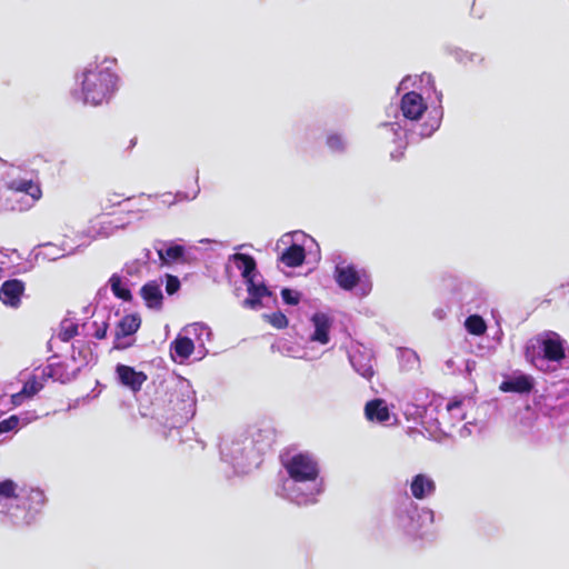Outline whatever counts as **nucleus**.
<instances>
[{"instance_id": "28", "label": "nucleus", "mask_w": 569, "mask_h": 569, "mask_svg": "<svg viewBox=\"0 0 569 569\" xmlns=\"http://www.w3.org/2000/svg\"><path fill=\"white\" fill-rule=\"evenodd\" d=\"M281 298L284 303L290 306H297L301 300V293L289 288H283L281 290Z\"/></svg>"}, {"instance_id": "33", "label": "nucleus", "mask_w": 569, "mask_h": 569, "mask_svg": "<svg viewBox=\"0 0 569 569\" xmlns=\"http://www.w3.org/2000/svg\"><path fill=\"white\" fill-rule=\"evenodd\" d=\"M62 368L60 363L58 365H49L43 369L44 378H53L58 379V371Z\"/></svg>"}, {"instance_id": "32", "label": "nucleus", "mask_w": 569, "mask_h": 569, "mask_svg": "<svg viewBox=\"0 0 569 569\" xmlns=\"http://www.w3.org/2000/svg\"><path fill=\"white\" fill-rule=\"evenodd\" d=\"M19 423L17 416H11L8 419L0 421V433L13 430Z\"/></svg>"}, {"instance_id": "6", "label": "nucleus", "mask_w": 569, "mask_h": 569, "mask_svg": "<svg viewBox=\"0 0 569 569\" xmlns=\"http://www.w3.org/2000/svg\"><path fill=\"white\" fill-rule=\"evenodd\" d=\"M116 373L121 385L129 388L132 392H139L148 376L143 371H137L133 367L118 363Z\"/></svg>"}, {"instance_id": "13", "label": "nucleus", "mask_w": 569, "mask_h": 569, "mask_svg": "<svg viewBox=\"0 0 569 569\" xmlns=\"http://www.w3.org/2000/svg\"><path fill=\"white\" fill-rule=\"evenodd\" d=\"M410 490L411 495L416 499L422 500L435 492L436 483L431 478L427 477L426 475L419 473L413 477L410 485Z\"/></svg>"}, {"instance_id": "10", "label": "nucleus", "mask_w": 569, "mask_h": 569, "mask_svg": "<svg viewBox=\"0 0 569 569\" xmlns=\"http://www.w3.org/2000/svg\"><path fill=\"white\" fill-rule=\"evenodd\" d=\"M140 296L148 308L157 310L161 309L163 296L160 284L156 281L144 283L140 289Z\"/></svg>"}, {"instance_id": "8", "label": "nucleus", "mask_w": 569, "mask_h": 569, "mask_svg": "<svg viewBox=\"0 0 569 569\" xmlns=\"http://www.w3.org/2000/svg\"><path fill=\"white\" fill-rule=\"evenodd\" d=\"M335 279L341 289L352 290L359 283L360 274L352 264H337L335 269Z\"/></svg>"}, {"instance_id": "15", "label": "nucleus", "mask_w": 569, "mask_h": 569, "mask_svg": "<svg viewBox=\"0 0 569 569\" xmlns=\"http://www.w3.org/2000/svg\"><path fill=\"white\" fill-rule=\"evenodd\" d=\"M43 388V382L39 381L37 377L31 376L23 385L22 389L11 396L13 406H21L26 399L32 398Z\"/></svg>"}, {"instance_id": "14", "label": "nucleus", "mask_w": 569, "mask_h": 569, "mask_svg": "<svg viewBox=\"0 0 569 569\" xmlns=\"http://www.w3.org/2000/svg\"><path fill=\"white\" fill-rule=\"evenodd\" d=\"M315 332L311 336V341L326 345L329 342V330L331 327L330 319L325 313H315L312 316Z\"/></svg>"}, {"instance_id": "25", "label": "nucleus", "mask_w": 569, "mask_h": 569, "mask_svg": "<svg viewBox=\"0 0 569 569\" xmlns=\"http://www.w3.org/2000/svg\"><path fill=\"white\" fill-rule=\"evenodd\" d=\"M78 325L76 322L70 319H64L61 321L58 338L62 342H69L71 339L78 336Z\"/></svg>"}, {"instance_id": "12", "label": "nucleus", "mask_w": 569, "mask_h": 569, "mask_svg": "<svg viewBox=\"0 0 569 569\" xmlns=\"http://www.w3.org/2000/svg\"><path fill=\"white\" fill-rule=\"evenodd\" d=\"M246 283L249 296L243 300V306L250 309L260 308L262 306L261 298L271 296V291L263 283H254V280H249Z\"/></svg>"}, {"instance_id": "29", "label": "nucleus", "mask_w": 569, "mask_h": 569, "mask_svg": "<svg viewBox=\"0 0 569 569\" xmlns=\"http://www.w3.org/2000/svg\"><path fill=\"white\" fill-rule=\"evenodd\" d=\"M180 289V280L173 274L166 277V291L168 295H174Z\"/></svg>"}, {"instance_id": "26", "label": "nucleus", "mask_w": 569, "mask_h": 569, "mask_svg": "<svg viewBox=\"0 0 569 569\" xmlns=\"http://www.w3.org/2000/svg\"><path fill=\"white\" fill-rule=\"evenodd\" d=\"M462 407L463 399L456 397L448 401L446 409L456 421H462L466 418V411L463 410Z\"/></svg>"}, {"instance_id": "24", "label": "nucleus", "mask_w": 569, "mask_h": 569, "mask_svg": "<svg viewBox=\"0 0 569 569\" xmlns=\"http://www.w3.org/2000/svg\"><path fill=\"white\" fill-rule=\"evenodd\" d=\"M467 331L473 336H481L487 330V325L482 317L478 315L469 316L465 321Z\"/></svg>"}, {"instance_id": "16", "label": "nucleus", "mask_w": 569, "mask_h": 569, "mask_svg": "<svg viewBox=\"0 0 569 569\" xmlns=\"http://www.w3.org/2000/svg\"><path fill=\"white\" fill-rule=\"evenodd\" d=\"M541 348L543 352V358L549 361L559 362L566 357L562 341L558 336H556L555 338L543 339L541 342Z\"/></svg>"}, {"instance_id": "9", "label": "nucleus", "mask_w": 569, "mask_h": 569, "mask_svg": "<svg viewBox=\"0 0 569 569\" xmlns=\"http://www.w3.org/2000/svg\"><path fill=\"white\" fill-rule=\"evenodd\" d=\"M131 197L124 193L112 192L101 197L98 202L96 219L102 216H110L114 212V208L119 207L123 201L130 200Z\"/></svg>"}, {"instance_id": "17", "label": "nucleus", "mask_w": 569, "mask_h": 569, "mask_svg": "<svg viewBox=\"0 0 569 569\" xmlns=\"http://www.w3.org/2000/svg\"><path fill=\"white\" fill-rule=\"evenodd\" d=\"M365 413L368 420L386 422L390 418L389 409L382 399H373L366 403Z\"/></svg>"}, {"instance_id": "31", "label": "nucleus", "mask_w": 569, "mask_h": 569, "mask_svg": "<svg viewBox=\"0 0 569 569\" xmlns=\"http://www.w3.org/2000/svg\"><path fill=\"white\" fill-rule=\"evenodd\" d=\"M93 327L96 328L93 332V337L98 340H102L107 337L109 323L107 321H93Z\"/></svg>"}, {"instance_id": "30", "label": "nucleus", "mask_w": 569, "mask_h": 569, "mask_svg": "<svg viewBox=\"0 0 569 569\" xmlns=\"http://www.w3.org/2000/svg\"><path fill=\"white\" fill-rule=\"evenodd\" d=\"M327 146L333 151H341L343 150L345 143L341 136L333 133L328 136Z\"/></svg>"}, {"instance_id": "5", "label": "nucleus", "mask_w": 569, "mask_h": 569, "mask_svg": "<svg viewBox=\"0 0 569 569\" xmlns=\"http://www.w3.org/2000/svg\"><path fill=\"white\" fill-rule=\"evenodd\" d=\"M26 284L20 279L6 280L0 287V301L11 308H19Z\"/></svg>"}, {"instance_id": "4", "label": "nucleus", "mask_w": 569, "mask_h": 569, "mask_svg": "<svg viewBox=\"0 0 569 569\" xmlns=\"http://www.w3.org/2000/svg\"><path fill=\"white\" fill-rule=\"evenodd\" d=\"M141 326L138 315H126L117 325L114 332L113 349L123 350L131 347V342H123V339L134 335Z\"/></svg>"}, {"instance_id": "2", "label": "nucleus", "mask_w": 569, "mask_h": 569, "mask_svg": "<svg viewBox=\"0 0 569 569\" xmlns=\"http://www.w3.org/2000/svg\"><path fill=\"white\" fill-rule=\"evenodd\" d=\"M117 74L109 68L96 67L82 73L81 90L86 103L108 102L117 89Z\"/></svg>"}, {"instance_id": "19", "label": "nucleus", "mask_w": 569, "mask_h": 569, "mask_svg": "<svg viewBox=\"0 0 569 569\" xmlns=\"http://www.w3.org/2000/svg\"><path fill=\"white\" fill-rule=\"evenodd\" d=\"M305 248L297 243H292L280 256V261L289 268L300 267L305 262Z\"/></svg>"}, {"instance_id": "7", "label": "nucleus", "mask_w": 569, "mask_h": 569, "mask_svg": "<svg viewBox=\"0 0 569 569\" xmlns=\"http://www.w3.org/2000/svg\"><path fill=\"white\" fill-rule=\"evenodd\" d=\"M400 108L405 118L418 120L427 110V104L420 93L409 91L402 96Z\"/></svg>"}, {"instance_id": "18", "label": "nucleus", "mask_w": 569, "mask_h": 569, "mask_svg": "<svg viewBox=\"0 0 569 569\" xmlns=\"http://www.w3.org/2000/svg\"><path fill=\"white\" fill-rule=\"evenodd\" d=\"M8 189L16 192L29 194L34 201L42 197V190L39 183L27 179H14L8 182Z\"/></svg>"}, {"instance_id": "11", "label": "nucleus", "mask_w": 569, "mask_h": 569, "mask_svg": "<svg viewBox=\"0 0 569 569\" xmlns=\"http://www.w3.org/2000/svg\"><path fill=\"white\" fill-rule=\"evenodd\" d=\"M503 392L529 393L533 389V379L527 375H519L500 383Z\"/></svg>"}, {"instance_id": "23", "label": "nucleus", "mask_w": 569, "mask_h": 569, "mask_svg": "<svg viewBox=\"0 0 569 569\" xmlns=\"http://www.w3.org/2000/svg\"><path fill=\"white\" fill-rule=\"evenodd\" d=\"M109 283H110L112 293L117 298H119L123 301L132 300V293H131L130 289L122 286L120 276H118L117 273L112 274L109 279Z\"/></svg>"}, {"instance_id": "1", "label": "nucleus", "mask_w": 569, "mask_h": 569, "mask_svg": "<svg viewBox=\"0 0 569 569\" xmlns=\"http://www.w3.org/2000/svg\"><path fill=\"white\" fill-rule=\"evenodd\" d=\"M47 502L43 490L29 488L19 490L18 483L10 479L0 481V513L18 523V511L24 509L22 523L30 525Z\"/></svg>"}, {"instance_id": "27", "label": "nucleus", "mask_w": 569, "mask_h": 569, "mask_svg": "<svg viewBox=\"0 0 569 569\" xmlns=\"http://www.w3.org/2000/svg\"><path fill=\"white\" fill-rule=\"evenodd\" d=\"M266 321L276 329H286L289 325L287 316L281 311H276L270 315H264Z\"/></svg>"}, {"instance_id": "3", "label": "nucleus", "mask_w": 569, "mask_h": 569, "mask_svg": "<svg viewBox=\"0 0 569 569\" xmlns=\"http://www.w3.org/2000/svg\"><path fill=\"white\" fill-rule=\"evenodd\" d=\"M288 476L295 482L315 481L320 473L316 458L308 452H299L282 461Z\"/></svg>"}, {"instance_id": "20", "label": "nucleus", "mask_w": 569, "mask_h": 569, "mask_svg": "<svg viewBox=\"0 0 569 569\" xmlns=\"http://www.w3.org/2000/svg\"><path fill=\"white\" fill-rule=\"evenodd\" d=\"M234 260L239 261L238 268L241 270V276L248 282L249 280H253V272L257 269V263L253 257L246 253H236Z\"/></svg>"}, {"instance_id": "34", "label": "nucleus", "mask_w": 569, "mask_h": 569, "mask_svg": "<svg viewBox=\"0 0 569 569\" xmlns=\"http://www.w3.org/2000/svg\"><path fill=\"white\" fill-rule=\"evenodd\" d=\"M363 377L367 379H370L373 376V370L371 368L366 369V371L362 373Z\"/></svg>"}, {"instance_id": "22", "label": "nucleus", "mask_w": 569, "mask_h": 569, "mask_svg": "<svg viewBox=\"0 0 569 569\" xmlns=\"http://www.w3.org/2000/svg\"><path fill=\"white\" fill-rule=\"evenodd\" d=\"M172 349L181 359H188L194 351V343L188 337H179L172 342Z\"/></svg>"}, {"instance_id": "21", "label": "nucleus", "mask_w": 569, "mask_h": 569, "mask_svg": "<svg viewBox=\"0 0 569 569\" xmlns=\"http://www.w3.org/2000/svg\"><path fill=\"white\" fill-rule=\"evenodd\" d=\"M157 253L162 264H170L183 258L184 247L181 244H173L167 249H157Z\"/></svg>"}, {"instance_id": "35", "label": "nucleus", "mask_w": 569, "mask_h": 569, "mask_svg": "<svg viewBox=\"0 0 569 569\" xmlns=\"http://www.w3.org/2000/svg\"><path fill=\"white\" fill-rule=\"evenodd\" d=\"M134 144H136V139H131V140H130V144H129V147H128V148H129V149H131V148H133V147H134Z\"/></svg>"}]
</instances>
